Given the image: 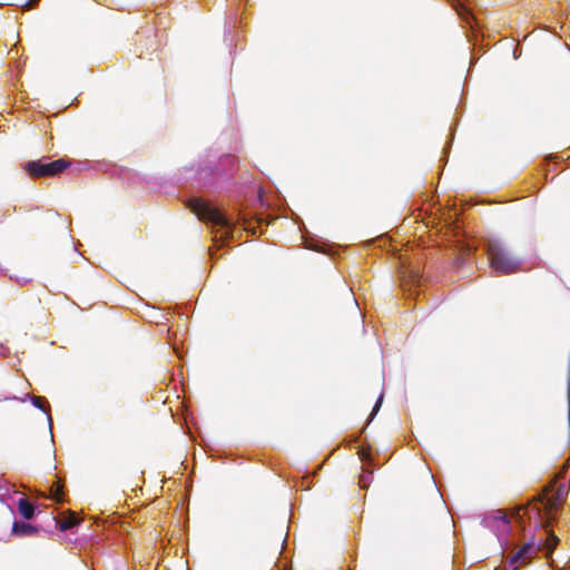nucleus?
<instances>
[{
    "label": "nucleus",
    "mask_w": 570,
    "mask_h": 570,
    "mask_svg": "<svg viewBox=\"0 0 570 570\" xmlns=\"http://www.w3.org/2000/svg\"><path fill=\"white\" fill-rule=\"evenodd\" d=\"M490 267L497 275H511L522 271V261L513 255L501 242L492 239L487 244Z\"/></svg>",
    "instance_id": "1"
},
{
    "label": "nucleus",
    "mask_w": 570,
    "mask_h": 570,
    "mask_svg": "<svg viewBox=\"0 0 570 570\" xmlns=\"http://www.w3.org/2000/svg\"><path fill=\"white\" fill-rule=\"evenodd\" d=\"M188 207L199 220L210 223L214 227H218L216 238L219 234V238L225 242L233 236V224L230 219L224 216L217 208L212 207L200 198L189 199Z\"/></svg>",
    "instance_id": "2"
},
{
    "label": "nucleus",
    "mask_w": 570,
    "mask_h": 570,
    "mask_svg": "<svg viewBox=\"0 0 570 570\" xmlns=\"http://www.w3.org/2000/svg\"><path fill=\"white\" fill-rule=\"evenodd\" d=\"M70 166V161L60 158L49 161L48 157L38 160H29L22 164L23 170L30 178L56 177Z\"/></svg>",
    "instance_id": "3"
},
{
    "label": "nucleus",
    "mask_w": 570,
    "mask_h": 570,
    "mask_svg": "<svg viewBox=\"0 0 570 570\" xmlns=\"http://www.w3.org/2000/svg\"><path fill=\"white\" fill-rule=\"evenodd\" d=\"M559 539L553 533H549V537L543 542L540 540L539 542H535L534 540H531L527 543H524L511 558H510V564L513 566V570H517L519 566L528 564L532 558H534L538 552L544 548L548 550V552L553 551L558 543Z\"/></svg>",
    "instance_id": "4"
},
{
    "label": "nucleus",
    "mask_w": 570,
    "mask_h": 570,
    "mask_svg": "<svg viewBox=\"0 0 570 570\" xmlns=\"http://www.w3.org/2000/svg\"><path fill=\"white\" fill-rule=\"evenodd\" d=\"M525 510H531L535 512L539 518V523L541 527H549L551 520L554 517V513L558 509V500L553 498H547V493L543 495H539L534 499V503L530 507H525Z\"/></svg>",
    "instance_id": "5"
},
{
    "label": "nucleus",
    "mask_w": 570,
    "mask_h": 570,
    "mask_svg": "<svg viewBox=\"0 0 570 570\" xmlns=\"http://www.w3.org/2000/svg\"><path fill=\"white\" fill-rule=\"evenodd\" d=\"M484 522L489 528H497L501 531L509 529L510 519L503 510H497L492 514L484 518Z\"/></svg>",
    "instance_id": "6"
},
{
    "label": "nucleus",
    "mask_w": 570,
    "mask_h": 570,
    "mask_svg": "<svg viewBox=\"0 0 570 570\" xmlns=\"http://www.w3.org/2000/svg\"><path fill=\"white\" fill-rule=\"evenodd\" d=\"M38 533V529L29 523L14 522L12 525V534L17 537H28Z\"/></svg>",
    "instance_id": "7"
},
{
    "label": "nucleus",
    "mask_w": 570,
    "mask_h": 570,
    "mask_svg": "<svg viewBox=\"0 0 570 570\" xmlns=\"http://www.w3.org/2000/svg\"><path fill=\"white\" fill-rule=\"evenodd\" d=\"M19 513L27 520H30L35 515V505L26 498H21L18 501Z\"/></svg>",
    "instance_id": "8"
},
{
    "label": "nucleus",
    "mask_w": 570,
    "mask_h": 570,
    "mask_svg": "<svg viewBox=\"0 0 570 570\" xmlns=\"http://www.w3.org/2000/svg\"><path fill=\"white\" fill-rule=\"evenodd\" d=\"M49 498H51L52 500H55L57 502L63 501V487L59 483V481L55 482L50 487Z\"/></svg>",
    "instance_id": "9"
},
{
    "label": "nucleus",
    "mask_w": 570,
    "mask_h": 570,
    "mask_svg": "<svg viewBox=\"0 0 570 570\" xmlns=\"http://www.w3.org/2000/svg\"><path fill=\"white\" fill-rule=\"evenodd\" d=\"M58 523H59V529L61 531H66V530L71 529L73 525H76L78 523V520H77L75 513H69V515L66 519L60 520Z\"/></svg>",
    "instance_id": "10"
},
{
    "label": "nucleus",
    "mask_w": 570,
    "mask_h": 570,
    "mask_svg": "<svg viewBox=\"0 0 570 570\" xmlns=\"http://www.w3.org/2000/svg\"><path fill=\"white\" fill-rule=\"evenodd\" d=\"M407 275L405 277L409 278V282L412 284H419L421 281V273L419 268L412 267L407 272Z\"/></svg>",
    "instance_id": "11"
},
{
    "label": "nucleus",
    "mask_w": 570,
    "mask_h": 570,
    "mask_svg": "<svg viewBox=\"0 0 570 570\" xmlns=\"http://www.w3.org/2000/svg\"><path fill=\"white\" fill-rule=\"evenodd\" d=\"M31 401L33 403V405L40 410H42L43 412H48L49 411V405H48V402L45 397H41V396H32L31 397Z\"/></svg>",
    "instance_id": "12"
},
{
    "label": "nucleus",
    "mask_w": 570,
    "mask_h": 570,
    "mask_svg": "<svg viewBox=\"0 0 570 570\" xmlns=\"http://www.w3.org/2000/svg\"><path fill=\"white\" fill-rule=\"evenodd\" d=\"M382 402H383V394H381V395L377 397V400H376V402H375V405H374V407H373V410H372L371 417H373V416L379 412V410H380V407H381V405H382Z\"/></svg>",
    "instance_id": "13"
},
{
    "label": "nucleus",
    "mask_w": 570,
    "mask_h": 570,
    "mask_svg": "<svg viewBox=\"0 0 570 570\" xmlns=\"http://www.w3.org/2000/svg\"><path fill=\"white\" fill-rule=\"evenodd\" d=\"M39 3L38 0H27L23 4H22V9L24 11H28V10H31L32 8H35L37 4Z\"/></svg>",
    "instance_id": "14"
},
{
    "label": "nucleus",
    "mask_w": 570,
    "mask_h": 570,
    "mask_svg": "<svg viewBox=\"0 0 570 570\" xmlns=\"http://www.w3.org/2000/svg\"><path fill=\"white\" fill-rule=\"evenodd\" d=\"M358 454H360V458H361V460H362L363 462L370 459V453H368V452H366L364 449H362V450L358 452Z\"/></svg>",
    "instance_id": "15"
}]
</instances>
